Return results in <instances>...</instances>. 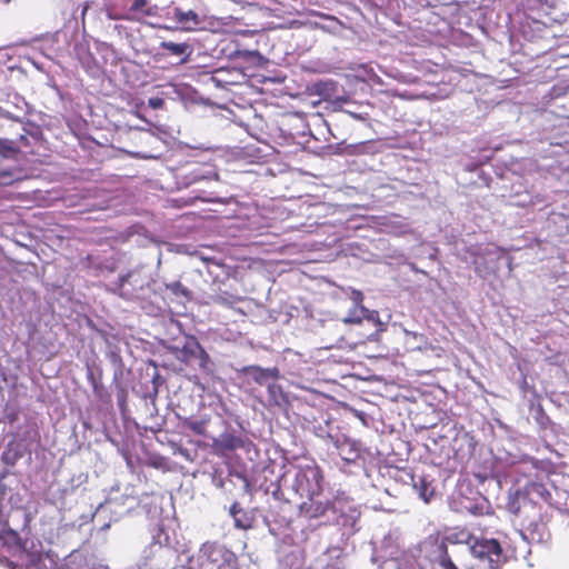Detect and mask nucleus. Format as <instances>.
Here are the masks:
<instances>
[{"instance_id": "22", "label": "nucleus", "mask_w": 569, "mask_h": 569, "mask_svg": "<svg viewBox=\"0 0 569 569\" xmlns=\"http://www.w3.org/2000/svg\"><path fill=\"white\" fill-rule=\"evenodd\" d=\"M167 288L174 295H181L184 297H188L189 295L188 289L180 281L169 283L167 284Z\"/></svg>"}, {"instance_id": "6", "label": "nucleus", "mask_w": 569, "mask_h": 569, "mask_svg": "<svg viewBox=\"0 0 569 569\" xmlns=\"http://www.w3.org/2000/svg\"><path fill=\"white\" fill-rule=\"evenodd\" d=\"M399 478L403 483H411L413 489L418 492V496L425 501L430 502L435 496V487L432 486V479L430 476L425 473H415L409 468H402L399 471Z\"/></svg>"}, {"instance_id": "4", "label": "nucleus", "mask_w": 569, "mask_h": 569, "mask_svg": "<svg viewBox=\"0 0 569 569\" xmlns=\"http://www.w3.org/2000/svg\"><path fill=\"white\" fill-rule=\"evenodd\" d=\"M302 501L298 507L299 516L307 520L319 519L329 511H335V500L325 496V493L312 495L301 498Z\"/></svg>"}, {"instance_id": "8", "label": "nucleus", "mask_w": 569, "mask_h": 569, "mask_svg": "<svg viewBox=\"0 0 569 569\" xmlns=\"http://www.w3.org/2000/svg\"><path fill=\"white\" fill-rule=\"evenodd\" d=\"M143 279L138 272L130 271L120 277L116 291L126 300H133L143 290Z\"/></svg>"}, {"instance_id": "24", "label": "nucleus", "mask_w": 569, "mask_h": 569, "mask_svg": "<svg viewBox=\"0 0 569 569\" xmlns=\"http://www.w3.org/2000/svg\"><path fill=\"white\" fill-rule=\"evenodd\" d=\"M163 100L161 98H151L149 100V106L153 109H160L163 106Z\"/></svg>"}, {"instance_id": "21", "label": "nucleus", "mask_w": 569, "mask_h": 569, "mask_svg": "<svg viewBox=\"0 0 569 569\" xmlns=\"http://www.w3.org/2000/svg\"><path fill=\"white\" fill-rule=\"evenodd\" d=\"M489 505L487 501H481V502H475V503H470L469 506H466V509L473 516H483V515H487L489 512Z\"/></svg>"}, {"instance_id": "3", "label": "nucleus", "mask_w": 569, "mask_h": 569, "mask_svg": "<svg viewBox=\"0 0 569 569\" xmlns=\"http://www.w3.org/2000/svg\"><path fill=\"white\" fill-rule=\"evenodd\" d=\"M470 551L478 560L479 569H500L506 562L502 547L497 539L477 538L471 543Z\"/></svg>"}, {"instance_id": "19", "label": "nucleus", "mask_w": 569, "mask_h": 569, "mask_svg": "<svg viewBox=\"0 0 569 569\" xmlns=\"http://www.w3.org/2000/svg\"><path fill=\"white\" fill-rule=\"evenodd\" d=\"M439 550H440V556H439V560H438L439 567L441 569H458L448 553L447 543L441 542L439 546Z\"/></svg>"}, {"instance_id": "2", "label": "nucleus", "mask_w": 569, "mask_h": 569, "mask_svg": "<svg viewBox=\"0 0 569 569\" xmlns=\"http://www.w3.org/2000/svg\"><path fill=\"white\" fill-rule=\"evenodd\" d=\"M325 475L322 469L313 461L298 467L293 490L300 498L323 492Z\"/></svg>"}, {"instance_id": "11", "label": "nucleus", "mask_w": 569, "mask_h": 569, "mask_svg": "<svg viewBox=\"0 0 569 569\" xmlns=\"http://www.w3.org/2000/svg\"><path fill=\"white\" fill-rule=\"evenodd\" d=\"M230 516L233 518L234 527L241 530L252 529L256 522V510L243 509L239 502H233L229 510Z\"/></svg>"}, {"instance_id": "18", "label": "nucleus", "mask_w": 569, "mask_h": 569, "mask_svg": "<svg viewBox=\"0 0 569 569\" xmlns=\"http://www.w3.org/2000/svg\"><path fill=\"white\" fill-rule=\"evenodd\" d=\"M174 18L180 23H189L192 22L193 24L199 23V17L193 10L183 11L179 8L174 10Z\"/></svg>"}, {"instance_id": "10", "label": "nucleus", "mask_w": 569, "mask_h": 569, "mask_svg": "<svg viewBox=\"0 0 569 569\" xmlns=\"http://www.w3.org/2000/svg\"><path fill=\"white\" fill-rule=\"evenodd\" d=\"M335 446L340 458L347 463L356 462L362 457L363 449L357 440L343 437L342 439H337Z\"/></svg>"}, {"instance_id": "16", "label": "nucleus", "mask_w": 569, "mask_h": 569, "mask_svg": "<svg viewBox=\"0 0 569 569\" xmlns=\"http://www.w3.org/2000/svg\"><path fill=\"white\" fill-rule=\"evenodd\" d=\"M181 423H182L183 428L189 429L197 436H202V437L207 436V427L209 423L208 418L199 419V420H193L191 418H184Z\"/></svg>"}, {"instance_id": "14", "label": "nucleus", "mask_w": 569, "mask_h": 569, "mask_svg": "<svg viewBox=\"0 0 569 569\" xmlns=\"http://www.w3.org/2000/svg\"><path fill=\"white\" fill-rule=\"evenodd\" d=\"M202 346L194 337H189L179 351L178 359L186 365L194 360L201 350Z\"/></svg>"}, {"instance_id": "17", "label": "nucleus", "mask_w": 569, "mask_h": 569, "mask_svg": "<svg viewBox=\"0 0 569 569\" xmlns=\"http://www.w3.org/2000/svg\"><path fill=\"white\" fill-rule=\"evenodd\" d=\"M194 360H198V366L204 373L211 375L213 372V363L203 347Z\"/></svg>"}, {"instance_id": "26", "label": "nucleus", "mask_w": 569, "mask_h": 569, "mask_svg": "<svg viewBox=\"0 0 569 569\" xmlns=\"http://www.w3.org/2000/svg\"><path fill=\"white\" fill-rule=\"evenodd\" d=\"M274 386H269V391L271 392Z\"/></svg>"}, {"instance_id": "1", "label": "nucleus", "mask_w": 569, "mask_h": 569, "mask_svg": "<svg viewBox=\"0 0 569 569\" xmlns=\"http://www.w3.org/2000/svg\"><path fill=\"white\" fill-rule=\"evenodd\" d=\"M515 513L519 518L521 532L528 541L542 542L546 539L548 530L541 506L523 497Z\"/></svg>"}, {"instance_id": "5", "label": "nucleus", "mask_w": 569, "mask_h": 569, "mask_svg": "<svg viewBox=\"0 0 569 569\" xmlns=\"http://www.w3.org/2000/svg\"><path fill=\"white\" fill-rule=\"evenodd\" d=\"M353 300L356 305L349 310L347 317L343 318V322L359 325L366 320L375 326L376 333L385 331V323L380 320L379 312L377 310H369L361 305L363 300L361 291H353Z\"/></svg>"}, {"instance_id": "9", "label": "nucleus", "mask_w": 569, "mask_h": 569, "mask_svg": "<svg viewBox=\"0 0 569 569\" xmlns=\"http://www.w3.org/2000/svg\"><path fill=\"white\" fill-rule=\"evenodd\" d=\"M239 373L250 378L259 386H264L269 380H278L280 378V371L277 367L262 368L256 365L244 366L239 369Z\"/></svg>"}, {"instance_id": "23", "label": "nucleus", "mask_w": 569, "mask_h": 569, "mask_svg": "<svg viewBox=\"0 0 569 569\" xmlns=\"http://www.w3.org/2000/svg\"><path fill=\"white\" fill-rule=\"evenodd\" d=\"M117 400L120 409L124 410L127 406V391L123 388L117 393Z\"/></svg>"}, {"instance_id": "25", "label": "nucleus", "mask_w": 569, "mask_h": 569, "mask_svg": "<svg viewBox=\"0 0 569 569\" xmlns=\"http://www.w3.org/2000/svg\"><path fill=\"white\" fill-rule=\"evenodd\" d=\"M20 140H21V144H22V146H28V138H27V137L21 136V137H20Z\"/></svg>"}, {"instance_id": "15", "label": "nucleus", "mask_w": 569, "mask_h": 569, "mask_svg": "<svg viewBox=\"0 0 569 569\" xmlns=\"http://www.w3.org/2000/svg\"><path fill=\"white\" fill-rule=\"evenodd\" d=\"M477 539L468 529L466 528H452L443 538L442 542L450 543H466L470 545Z\"/></svg>"}, {"instance_id": "20", "label": "nucleus", "mask_w": 569, "mask_h": 569, "mask_svg": "<svg viewBox=\"0 0 569 569\" xmlns=\"http://www.w3.org/2000/svg\"><path fill=\"white\" fill-rule=\"evenodd\" d=\"M148 0H132L130 6V11L134 13H141L144 16H151L153 13L152 9L147 7Z\"/></svg>"}, {"instance_id": "12", "label": "nucleus", "mask_w": 569, "mask_h": 569, "mask_svg": "<svg viewBox=\"0 0 569 569\" xmlns=\"http://www.w3.org/2000/svg\"><path fill=\"white\" fill-rule=\"evenodd\" d=\"M160 48L166 50L169 56L179 57L181 63L187 62L192 52L191 46L188 42L162 41Z\"/></svg>"}, {"instance_id": "13", "label": "nucleus", "mask_w": 569, "mask_h": 569, "mask_svg": "<svg viewBox=\"0 0 569 569\" xmlns=\"http://www.w3.org/2000/svg\"><path fill=\"white\" fill-rule=\"evenodd\" d=\"M24 456V449L20 441H9L1 455V461L8 466L13 467Z\"/></svg>"}, {"instance_id": "7", "label": "nucleus", "mask_w": 569, "mask_h": 569, "mask_svg": "<svg viewBox=\"0 0 569 569\" xmlns=\"http://www.w3.org/2000/svg\"><path fill=\"white\" fill-rule=\"evenodd\" d=\"M247 439L233 432H222L212 440V451L220 457H227L230 452L244 448Z\"/></svg>"}]
</instances>
